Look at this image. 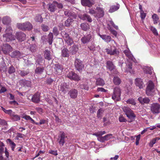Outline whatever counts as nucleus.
I'll use <instances>...</instances> for the list:
<instances>
[{"label":"nucleus","instance_id":"c85d7f7f","mask_svg":"<svg viewBox=\"0 0 160 160\" xmlns=\"http://www.w3.org/2000/svg\"><path fill=\"white\" fill-rule=\"evenodd\" d=\"M10 46L9 44H5L2 48V51L5 54L7 53L9 51Z\"/></svg>","mask_w":160,"mask_h":160},{"label":"nucleus","instance_id":"dca6fc26","mask_svg":"<svg viewBox=\"0 0 160 160\" xmlns=\"http://www.w3.org/2000/svg\"><path fill=\"white\" fill-rule=\"evenodd\" d=\"M68 94L71 98H75L77 97L78 92L77 90L75 89H72L69 91Z\"/></svg>","mask_w":160,"mask_h":160},{"label":"nucleus","instance_id":"680f3d73","mask_svg":"<svg viewBox=\"0 0 160 160\" xmlns=\"http://www.w3.org/2000/svg\"><path fill=\"white\" fill-rule=\"evenodd\" d=\"M11 105H13L15 107H17L18 105V103L15 100H13L12 101H11Z\"/></svg>","mask_w":160,"mask_h":160},{"label":"nucleus","instance_id":"c03bdc74","mask_svg":"<svg viewBox=\"0 0 160 160\" xmlns=\"http://www.w3.org/2000/svg\"><path fill=\"white\" fill-rule=\"evenodd\" d=\"M48 42L50 45L52 44L53 38V35L52 33L50 32L48 35Z\"/></svg>","mask_w":160,"mask_h":160},{"label":"nucleus","instance_id":"aec40b11","mask_svg":"<svg viewBox=\"0 0 160 160\" xmlns=\"http://www.w3.org/2000/svg\"><path fill=\"white\" fill-rule=\"evenodd\" d=\"M135 83L136 85L141 89L142 88L144 87V85L142 80L140 78H137L135 80Z\"/></svg>","mask_w":160,"mask_h":160},{"label":"nucleus","instance_id":"5701e85b","mask_svg":"<svg viewBox=\"0 0 160 160\" xmlns=\"http://www.w3.org/2000/svg\"><path fill=\"white\" fill-rule=\"evenodd\" d=\"M132 64L130 62H128L126 64V67L125 69V71L126 72H129L131 73H133L132 70Z\"/></svg>","mask_w":160,"mask_h":160},{"label":"nucleus","instance_id":"bf43d9fd","mask_svg":"<svg viewBox=\"0 0 160 160\" xmlns=\"http://www.w3.org/2000/svg\"><path fill=\"white\" fill-rule=\"evenodd\" d=\"M49 153L52 154L55 156H56L58 155L57 151H53L50 150L48 151Z\"/></svg>","mask_w":160,"mask_h":160},{"label":"nucleus","instance_id":"4c0bfd02","mask_svg":"<svg viewBox=\"0 0 160 160\" xmlns=\"http://www.w3.org/2000/svg\"><path fill=\"white\" fill-rule=\"evenodd\" d=\"M153 21L154 24L157 23L159 21V18L158 15L156 14H154L152 16Z\"/></svg>","mask_w":160,"mask_h":160},{"label":"nucleus","instance_id":"f03ea898","mask_svg":"<svg viewBox=\"0 0 160 160\" xmlns=\"http://www.w3.org/2000/svg\"><path fill=\"white\" fill-rule=\"evenodd\" d=\"M121 89L118 87H116L114 88L113 93L112 95V98L113 100L119 101L121 99Z\"/></svg>","mask_w":160,"mask_h":160},{"label":"nucleus","instance_id":"e2e57ef3","mask_svg":"<svg viewBox=\"0 0 160 160\" xmlns=\"http://www.w3.org/2000/svg\"><path fill=\"white\" fill-rule=\"evenodd\" d=\"M55 3L56 6V7H58L59 8H62L63 6L62 5L61 3H58L57 2H54Z\"/></svg>","mask_w":160,"mask_h":160},{"label":"nucleus","instance_id":"603ef678","mask_svg":"<svg viewBox=\"0 0 160 160\" xmlns=\"http://www.w3.org/2000/svg\"><path fill=\"white\" fill-rule=\"evenodd\" d=\"M41 27L42 30L44 32H47L49 29L48 27L46 25L42 24Z\"/></svg>","mask_w":160,"mask_h":160},{"label":"nucleus","instance_id":"473e14b6","mask_svg":"<svg viewBox=\"0 0 160 160\" xmlns=\"http://www.w3.org/2000/svg\"><path fill=\"white\" fill-rule=\"evenodd\" d=\"M62 55L64 57H68L69 56V51L68 49L65 48L62 51Z\"/></svg>","mask_w":160,"mask_h":160},{"label":"nucleus","instance_id":"338daca9","mask_svg":"<svg viewBox=\"0 0 160 160\" xmlns=\"http://www.w3.org/2000/svg\"><path fill=\"white\" fill-rule=\"evenodd\" d=\"M22 118L27 120H30L31 118L30 116L27 115H25L23 116L22 117Z\"/></svg>","mask_w":160,"mask_h":160},{"label":"nucleus","instance_id":"5fc2aeb1","mask_svg":"<svg viewBox=\"0 0 160 160\" xmlns=\"http://www.w3.org/2000/svg\"><path fill=\"white\" fill-rule=\"evenodd\" d=\"M80 88L81 89H84L87 90H88L89 89L88 86L85 84H81L80 85Z\"/></svg>","mask_w":160,"mask_h":160},{"label":"nucleus","instance_id":"a878e982","mask_svg":"<svg viewBox=\"0 0 160 160\" xmlns=\"http://www.w3.org/2000/svg\"><path fill=\"white\" fill-rule=\"evenodd\" d=\"M81 3L83 6H87L91 7L94 4L90 0H81Z\"/></svg>","mask_w":160,"mask_h":160},{"label":"nucleus","instance_id":"774afa93","mask_svg":"<svg viewBox=\"0 0 160 160\" xmlns=\"http://www.w3.org/2000/svg\"><path fill=\"white\" fill-rule=\"evenodd\" d=\"M97 91L98 92L101 91L102 92H106L107 91V90L105 89L102 88H98L97 89Z\"/></svg>","mask_w":160,"mask_h":160},{"label":"nucleus","instance_id":"c9c22d12","mask_svg":"<svg viewBox=\"0 0 160 160\" xmlns=\"http://www.w3.org/2000/svg\"><path fill=\"white\" fill-rule=\"evenodd\" d=\"M70 51L72 54H74L78 50V46L76 45H74L71 48Z\"/></svg>","mask_w":160,"mask_h":160},{"label":"nucleus","instance_id":"f257e3e1","mask_svg":"<svg viewBox=\"0 0 160 160\" xmlns=\"http://www.w3.org/2000/svg\"><path fill=\"white\" fill-rule=\"evenodd\" d=\"M17 28L22 31L26 30H30L32 28V26L29 22H27L24 23H18Z\"/></svg>","mask_w":160,"mask_h":160},{"label":"nucleus","instance_id":"ddd939ff","mask_svg":"<svg viewBox=\"0 0 160 160\" xmlns=\"http://www.w3.org/2000/svg\"><path fill=\"white\" fill-rule=\"evenodd\" d=\"M97 12L95 17L100 18L102 17L104 14V12L102 8L101 7H97L96 8Z\"/></svg>","mask_w":160,"mask_h":160},{"label":"nucleus","instance_id":"69168bd1","mask_svg":"<svg viewBox=\"0 0 160 160\" xmlns=\"http://www.w3.org/2000/svg\"><path fill=\"white\" fill-rule=\"evenodd\" d=\"M89 13L90 14H96V11L93 9L92 8H90L89 9L88 11Z\"/></svg>","mask_w":160,"mask_h":160},{"label":"nucleus","instance_id":"1a4fd4ad","mask_svg":"<svg viewBox=\"0 0 160 160\" xmlns=\"http://www.w3.org/2000/svg\"><path fill=\"white\" fill-rule=\"evenodd\" d=\"M67 77L71 80L78 81L80 80V77L76 73L73 72H69L67 74Z\"/></svg>","mask_w":160,"mask_h":160},{"label":"nucleus","instance_id":"423d86ee","mask_svg":"<svg viewBox=\"0 0 160 160\" xmlns=\"http://www.w3.org/2000/svg\"><path fill=\"white\" fill-rule=\"evenodd\" d=\"M150 108L151 111L154 114H158L160 112V105L158 103L152 104Z\"/></svg>","mask_w":160,"mask_h":160},{"label":"nucleus","instance_id":"412c9836","mask_svg":"<svg viewBox=\"0 0 160 160\" xmlns=\"http://www.w3.org/2000/svg\"><path fill=\"white\" fill-rule=\"evenodd\" d=\"M10 29L9 28H7L6 30L5 33L3 35L4 40L6 42H9L10 41Z\"/></svg>","mask_w":160,"mask_h":160},{"label":"nucleus","instance_id":"8fccbe9b","mask_svg":"<svg viewBox=\"0 0 160 160\" xmlns=\"http://www.w3.org/2000/svg\"><path fill=\"white\" fill-rule=\"evenodd\" d=\"M106 133V132L105 131H100L98 132L94 133L93 135L97 136L98 138L100 137H102V136Z\"/></svg>","mask_w":160,"mask_h":160},{"label":"nucleus","instance_id":"3c124183","mask_svg":"<svg viewBox=\"0 0 160 160\" xmlns=\"http://www.w3.org/2000/svg\"><path fill=\"white\" fill-rule=\"evenodd\" d=\"M11 118L14 121H17L20 119V117L17 115H11Z\"/></svg>","mask_w":160,"mask_h":160},{"label":"nucleus","instance_id":"6e6d98bb","mask_svg":"<svg viewBox=\"0 0 160 160\" xmlns=\"http://www.w3.org/2000/svg\"><path fill=\"white\" fill-rule=\"evenodd\" d=\"M119 121L121 122H125L127 121L126 119L122 115L120 116Z\"/></svg>","mask_w":160,"mask_h":160},{"label":"nucleus","instance_id":"393cba45","mask_svg":"<svg viewBox=\"0 0 160 160\" xmlns=\"http://www.w3.org/2000/svg\"><path fill=\"white\" fill-rule=\"evenodd\" d=\"M40 96L39 93H36L32 97L31 99L32 101L34 102L38 103L40 101Z\"/></svg>","mask_w":160,"mask_h":160},{"label":"nucleus","instance_id":"49530a36","mask_svg":"<svg viewBox=\"0 0 160 160\" xmlns=\"http://www.w3.org/2000/svg\"><path fill=\"white\" fill-rule=\"evenodd\" d=\"M160 139V138H153L150 142L149 143V146L152 147L153 145L156 142V141L157 140H158Z\"/></svg>","mask_w":160,"mask_h":160},{"label":"nucleus","instance_id":"a211bd4d","mask_svg":"<svg viewBox=\"0 0 160 160\" xmlns=\"http://www.w3.org/2000/svg\"><path fill=\"white\" fill-rule=\"evenodd\" d=\"M124 52L130 60L135 62V59L128 49L124 50Z\"/></svg>","mask_w":160,"mask_h":160},{"label":"nucleus","instance_id":"20e7f679","mask_svg":"<svg viewBox=\"0 0 160 160\" xmlns=\"http://www.w3.org/2000/svg\"><path fill=\"white\" fill-rule=\"evenodd\" d=\"M61 34L66 43L68 45L71 46L73 43L72 38L69 36V34L65 32H62Z\"/></svg>","mask_w":160,"mask_h":160},{"label":"nucleus","instance_id":"e433bc0d","mask_svg":"<svg viewBox=\"0 0 160 160\" xmlns=\"http://www.w3.org/2000/svg\"><path fill=\"white\" fill-rule=\"evenodd\" d=\"M82 29L84 31H86L89 28V25L86 23H83L80 25Z\"/></svg>","mask_w":160,"mask_h":160},{"label":"nucleus","instance_id":"39448f33","mask_svg":"<svg viewBox=\"0 0 160 160\" xmlns=\"http://www.w3.org/2000/svg\"><path fill=\"white\" fill-rule=\"evenodd\" d=\"M122 109L123 111L128 118H134L135 117V115L133 112L129 108L125 106L123 107Z\"/></svg>","mask_w":160,"mask_h":160},{"label":"nucleus","instance_id":"0e129e2a","mask_svg":"<svg viewBox=\"0 0 160 160\" xmlns=\"http://www.w3.org/2000/svg\"><path fill=\"white\" fill-rule=\"evenodd\" d=\"M1 108L2 109L4 112L6 114H10V110H6L3 107H1Z\"/></svg>","mask_w":160,"mask_h":160},{"label":"nucleus","instance_id":"2f4dec72","mask_svg":"<svg viewBox=\"0 0 160 160\" xmlns=\"http://www.w3.org/2000/svg\"><path fill=\"white\" fill-rule=\"evenodd\" d=\"M96 83L97 85L103 86L105 84V82L102 78H98L96 80Z\"/></svg>","mask_w":160,"mask_h":160},{"label":"nucleus","instance_id":"a18cd8bd","mask_svg":"<svg viewBox=\"0 0 160 160\" xmlns=\"http://www.w3.org/2000/svg\"><path fill=\"white\" fill-rule=\"evenodd\" d=\"M34 19L36 21L40 22H42L43 20L42 18L40 15H37L35 17Z\"/></svg>","mask_w":160,"mask_h":160},{"label":"nucleus","instance_id":"9d476101","mask_svg":"<svg viewBox=\"0 0 160 160\" xmlns=\"http://www.w3.org/2000/svg\"><path fill=\"white\" fill-rule=\"evenodd\" d=\"M105 50L107 53L110 55H117L119 53L117 49L116 48H114L112 46L111 47L110 49L106 48Z\"/></svg>","mask_w":160,"mask_h":160},{"label":"nucleus","instance_id":"4be33fe9","mask_svg":"<svg viewBox=\"0 0 160 160\" xmlns=\"http://www.w3.org/2000/svg\"><path fill=\"white\" fill-rule=\"evenodd\" d=\"M64 14L66 16L69 17L70 18H72L75 19L77 17L75 13L71 11L66 10L65 11Z\"/></svg>","mask_w":160,"mask_h":160},{"label":"nucleus","instance_id":"7c9ffc66","mask_svg":"<svg viewBox=\"0 0 160 160\" xmlns=\"http://www.w3.org/2000/svg\"><path fill=\"white\" fill-rule=\"evenodd\" d=\"M20 83L22 84L23 86L31 87V82L30 81L22 79L20 81Z\"/></svg>","mask_w":160,"mask_h":160},{"label":"nucleus","instance_id":"2eb2a0df","mask_svg":"<svg viewBox=\"0 0 160 160\" xmlns=\"http://www.w3.org/2000/svg\"><path fill=\"white\" fill-rule=\"evenodd\" d=\"M112 134H108L103 137H100L98 138V140L101 142H104L105 141H108L112 138Z\"/></svg>","mask_w":160,"mask_h":160},{"label":"nucleus","instance_id":"7ed1b4c3","mask_svg":"<svg viewBox=\"0 0 160 160\" xmlns=\"http://www.w3.org/2000/svg\"><path fill=\"white\" fill-rule=\"evenodd\" d=\"M154 84L151 81H149L148 82L146 90V93L148 96L153 95L154 91Z\"/></svg>","mask_w":160,"mask_h":160},{"label":"nucleus","instance_id":"4468645a","mask_svg":"<svg viewBox=\"0 0 160 160\" xmlns=\"http://www.w3.org/2000/svg\"><path fill=\"white\" fill-rule=\"evenodd\" d=\"M78 17L80 19L83 20H86L89 22H91L92 21V19L91 17L86 13L82 15L79 14L78 15Z\"/></svg>","mask_w":160,"mask_h":160},{"label":"nucleus","instance_id":"13d9d810","mask_svg":"<svg viewBox=\"0 0 160 160\" xmlns=\"http://www.w3.org/2000/svg\"><path fill=\"white\" fill-rule=\"evenodd\" d=\"M88 48L91 51H94L96 50V47L95 46V45L94 44H92L89 46Z\"/></svg>","mask_w":160,"mask_h":160},{"label":"nucleus","instance_id":"58836bf2","mask_svg":"<svg viewBox=\"0 0 160 160\" xmlns=\"http://www.w3.org/2000/svg\"><path fill=\"white\" fill-rule=\"evenodd\" d=\"M44 70V68L43 67H38L35 70V72L37 74H41L43 72Z\"/></svg>","mask_w":160,"mask_h":160},{"label":"nucleus","instance_id":"a19ab883","mask_svg":"<svg viewBox=\"0 0 160 160\" xmlns=\"http://www.w3.org/2000/svg\"><path fill=\"white\" fill-rule=\"evenodd\" d=\"M119 8V5L112 6L110 7L109 12L112 13L118 10Z\"/></svg>","mask_w":160,"mask_h":160},{"label":"nucleus","instance_id":"6e6552de","mask_svg":"<svg viewBox=\"0 0 160 160\" xmlns=\"http://www.w3.org/2000/svg\"><path fill=\"white\" fill-rule=\"evenodd\" d=\"M107 67L111 71L112 74H117L118 72L115 68V67L111 61H108L107 62Z\"/></svg>","mask_w":160,"mask_h":160},{"label":"nucleus","instance_id":"c756f323","mask_svg":"<svg viewBox=\"0 0 160 160\" xmlns=\"http://www.w3.org/2000/svg\"><path fill=\"white\" fill-rule=\"evenodd\" d=\"M100 37L105 42H108L111 41V38L109 36L106 35H102L99 34Z\"/></svg>","mask_w":160,"mask_h":160},{"label":"nucleus","instance_id":"4d7b16f0","mask_svg":"<svg viewBox=\"0 0 160 160\" xmlns=\"http://www.w3.org/2000/svg\"><path fill=\"white\" fill-rule=\"evenodd\" d=\"M4 148V144L0 141V152H3Z\"/></svg>","mask_w":160,"mask_h":160},{"label":"nucleus","instance_id":"cd10ccee","mask_svg":"<svg viewBox=\"0 0 160 160\" xmlns=\"http://www.w3.org/2000/svg\"><path fill=\"white\" fill-rule=\"evenodd\" d=\"M48 5V10L51 12H54L56 9V6L54 2L52 4H49Z\"/></svg>","mask_w":160,"mask_h":160},{"label":"nucleus","instance_id":"f704fd0d","mask_svg":"<svg viewBox=\"0 0 160 160\" xmlns=\"http://www.w3.org/2000/svg\"><path fill=\"white\" fill-rule=\"evenodd\" d=\"M113 82L116 85H118L121 82V80L118 76H114L113 79Z\"/></svg>","mask_w":160,"mask_h":160},{"label":"nucleus","instance_id":"79ce46f5","mask_svg":"<svg viewBox=\"0 0 160 160\" xmlns=\"http://www.w3.org/2000/svg\"><path fill=\"white\" fill-rule=\"evenodd\" d=\"M2 22L4 24L8 25L9 22V17L5 16L2 19Z\"/></svg>","mask_w":160,"mask_h":160},{"label":"nucleus","instance_id":"72a5a7b5","mask_svg":"<svg viewBox=\"0 0 160 160\" xmlns=\"http://www.w3.org/2000/svg\"><path fill=\"white\" fill-rule=\"evenodd\" d=\"M44 57L45 59L48 60H51V57L50 51L47 50H45L44 51Z\"/></svg>","mask_w":160,"mask_h":160},{"label":"nucleus","instance_id":"052dcab7","mask_svg":"<svg viewBox=\"0 0 160 160\" xmlns=\"http://www.w3.org/2000/svg\"><path fill=\"white\" fill-rule=\"evenodd\" d=\"M140 16L141 18L143 19L145 18L146 16V13H144L143 11L140 12Z\"/></svg>","mask_w":160,"mask_h":160},{"label":"nucleus","instance_id":"37998d69","mask_svg":"<svg viewBox=\"0 0 160 160\" xmlns=\"http://www.w3.org/2000/svg\"><path fill=\"white\" fill-rule=\"evenodd\" d=\"M104 112V110L102 108L99 109L97 112V117L98 118H101Z\"/></svg>","mask_w":160,"mask_h":160},{"label":"nucleus","instance_id":"864d4df0","mask_svg":"<svg viewBox=\"0 0 160 160\" xmlns=\"http://www.w3.org/2000/svg\"><path fill=\"white\" fill-rule=\"evenodd\" d=\"M127 103L128 104H132L135 105L136 102L133 99H129L126 101Z\"/></svg>","mask_w":160,"mask_h":160},{"label":"nucleus","instance_id":"b1692460","mask_svg":"<svg viewBox=\"0 0 160 160\" xmlns=\"http://www.w3.org/2000/svg\"><path fill=\"white\" fill-rule=\"evenodd\" d=\"M67 138L66 136H65V134L64 132H62L60 135V136L59 137L60 138V140L59 142V144L61 145L62 146L63 145L64 143L65 139Z\"/></svg>","mask_w":160,"mask_h":160},{"label":"nucleus","instance_id":"6ab92c4d","mask_svg":"<svg viewBox=\"0 0 160 160\" xmlns=\"http://www.w3.org/2000/svg\"><path fill=\"white\" fill-rule=\"evenodd\" d=\"M92 38V35L91 34H89L82 37L81 39V41L82 43L85 44L89 42Z\"/></svg>","mask_w":160,"mask_h":160},{"label":"nucleus","instance_id":"0eeeda50","mask_svg":"<svg viewBox=\"0 0 160 160\" xmlns=\"http://www.w3.org/2000/svg\"><path fill=\"white\" fill-rule=\"evenodd\" d=\"M15 37L19 42H22L26 39V35L22 32H17L15 34Z\"/></svg>","mask_w":160,"mask_h":160},{"label":"nucleus","instance_id":"9b49d317","mask_svg":"<svg viewBox=\"0 0 160 160\" xmlns=\"http://www.w3.org/2000/svg\"><path fill=\"white\" fill-rule=\"evenodd\" d=\"M75 67L77 70L79 72L82 71L84 68V65L82 64L81 61L79 59H76L75 62Z\"/></svg>","mask_w":160,"mask_h":160},{"label":"nucleus","instance_id":"bb28decb","mask_svg":"<svg viewBox=\"0 0 160 160\" xmlns=\"http://www.w3.org/2000/svg\"><path fill=\"white\" fill-rule=\"evenodd\" d=\"M138 100L139 101V102L142 104L148 103L150 101L149 98L147 97L143 98L141 97H140L138 98Z\"/></svg>","mask_w":160,"mask_h":160},{"label":"nucleus","instance_id":"de8ad7c7","mask_svg":"<svg viewBox=\"0 0 160 160\" xmlns=\"http://www.w3.org/2000/svg\"><path fill=\"white\" fill-rule=\"evenodd\" d=\"M20 52L18 51H15L12 53V57L18 58L20 57Z\"/></svg>","mask_w":160,"mask_h":160},{"label":"nucleus","instance_id":"ea45409f","mask_svg":"<svg viewBox=\"0 0 160 160\" xmlns=\"http://www.w3.org/2000/svg\"><path fill=\"white\" fill-rule=\"evenodd\" d=\"M152 68L149 67H147L143 69L144 72L145 73H148L150 75L152 74Z\"/></svg>","mask_w":160,"mask_h":160},{"label":"nucleus","instance_id":"09e8293b","mask_svg":"<svg viewBox=\"0 0 160 160\" xmlns=\"http://www.w3.org/2000/svg\"><path fill=\"white\" fill-rule=\"evenodd\" d=\"M73 20L71 18H68L67 20L65 22V25L67 27L69 26L72 22H73Z\"/></svg>","mask_w":160,"mask_h":160},{"label":"nucleus","instance_id":"f3484780","mask_svg":"<svg viewBox=\"0 0 160 160\" xmlns=\"http://www.w3.org/2000/svg\"><path fill=\"white\" fill-rule=\"evenodd\" d=\"M55 72L56 74L60 75L62 72V68L61 65L58 64L55 65L54 67Z\"/></svg>","mask_w":160,"mask_h":160},{"label":"nucleus","instance_id":"f8f14e48","mask_svg":"<svg viewBox=\"0 0 160 160\" xmlns=\"http://www.w3.org/2000/svg\"><path fill=\"white\" fill-rule=\"evenodd\" d=\"M59 88L60 91L64 94L67 92V89H69L70 88L69 85L65 83H63L60 85Z\"/></svg>","mask_w":160,"mask_h":160}]
</instances>
